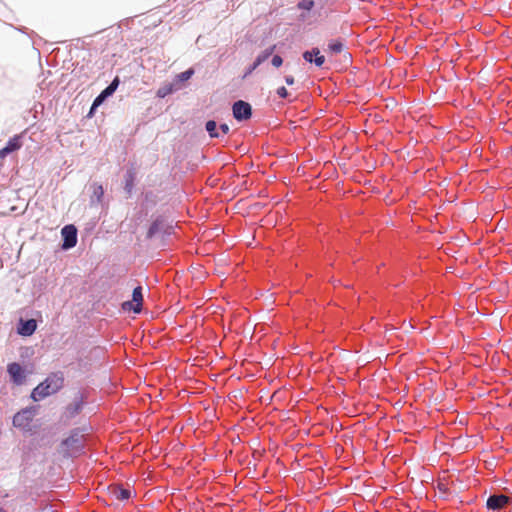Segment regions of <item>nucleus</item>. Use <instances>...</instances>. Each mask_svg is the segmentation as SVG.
Returning a JSON list of instances; mask_svg holds the SVG:
<instances>
[{"label":"nucleus","instance_id":"obj_2","mask_svg":"<svg viewBox=\"0 0 512 512\" xmlns=\"http://www.w3.org/2000/svg\"><path fill=\"white\" fill-rule=\"evenodd\" d=\"M175 227L176 224H174V220L169 215L165 213L157 214L153 217L148 227L146 239L152 240L157 236H160L162 239L168 238L175 233Z\"/></svg>","mask_w":512,"mask_h":512},{"label":"nucleus","instance_id":"obj_15","mask_svg":"<svg viewBox=\"0 0 512 512\" xmlns=\"http://www.w3.org/2000/svg\"><path fill=\"white\" fill-rule=\"evenodd\" d=\"M136 173L133 169H128L124 175V190L131 196L135 186Z\"/></svg>","mask_w":512,"mask_h":512},{"label":"nucleus","instance_id":"obj_24","mask_svg":"<svg viewBox=\"0 0 512 512\" xmlns=\"http://www.w3.org/2000/svg\"><path fill=\"white\" fill-rule=\"evenodd\" d=\"M313 0H300L297 3V8L300 10L310 11L314 7Z\"/></svg>","mask_w":512,"mask_h":512},{"label":"nucleus","instance_id":"obj_11","mask_svg":"<svg viewBox=\"0 0 512 512\" xmlns=\"http://www.w3.org/2000/svg\"><path fill=\"white\" fill-rule=\"evenodd\" d=\"M22 145V135H14L8 140L6 145L0 149V159H5L9 154L18 151Z\"/></svg>","mask_w":512,"mask_h":512},{"label":"nucleus","instance_id":"obj_19","mask_svg":"<svg viewBox=\"0 0 512 512\" xmlns=\"http://www.w3.org/2000/svg\"><path fill=\"white\" fill-rule=\"evenodd\" d=\"M176 84H173L172 82L170 83H166L164 85H162L156 92V95L157 97L159 98H165L167 97L168 95L176 92V88H175Z\"/></svg>","mask_w":512,"mask_h":512},{"label":"nucleus","instance_id":"obj_28","mask_svg":"<svg viewBox=\"0 0 512 512\" xmlns=\"http://www.w3.org/2000/svg\"><path fill=\"white\" fill-rule=\"evenodd\" d=\"M277 95L282 99H287L289 97V92L284 86H282L277 89Z\"/></svg>","mask_w":512,"mask_h":512},{"label":"nucleus","instance_id":"obj_10","mask_svg":"<svg viewBox=\"0 0 512 512\" xmlns=\"http://www.w3.org/2000/svg\"><path fill=\"white\" fill-rule=\"evenodd\" d=\"M511 498L504 494H491L486 501V507L492 511H499L500 509L510 505Z\"/></svg>","mask_w":512,"mask_h":512},{"label":"nucleus","instance_id":"obj_23","mask_svg":"<svg viewBox=\"0 0 512 512\" xmlns=\"http://www.w3.org/2000/svg\"><path fill=\"white\" fill-rule=\"evenodd\" d=\"M328 50L333 54H339L343 50V42L341 40H333L328 43Z\"/></svg>","mask_w":512,"mask_h":512},{"label":"nucleus","instance_id":"obj_14","mask_svg":"<svg viewBox=\"0 0 512 512\" xmlns=\"http://www.w3.org/2000/svg\"><path fill=\"white\" fill-rule=\"evenodd\" d=\"M194 75V69L189 68L179 74H177L173 79L172 83L176 84L175 88L177 91L181 90L185 86V82L191 79V77Z\"/></svg>","mask_w":512,"mask_h":512},{"label":"nucleus","instance_id":"obj_20","mask_svg":"<svg viewBox=\"0 0 512 512\" xmlns=\"http://www.w3.org/2000/svg\"><path fill=\"white\" fill-rule=\"evenodd\" d=\"M218 128H219V126L217 125L216 121H214V120H208L205 124V129L211 138L221 137V134H220Z\"/></svg>","mask_w":512,"mask_h":512},{"label":"nucleus","instance_id":"obj_5","mask_svg":"<svg viewBox=\"0 0 512 512\" xmlns=\"http://www.w3.org/2000/svg\"><path fill=\"white\" fill-rule=\"evenodd\" d=\"M87 401V395L83 391H78L73 398V401L69 403L65 408V414L68 418H75L84 408Z\"/></svg>","mask_w":512,"mask_h":512},{"label":"nucleus","instance_id":"obj_12","mask_svg":"<svg viewBox=\"0 0 512 512\" xmlns=\"http://www.w3.org/2000/svg\"><path fill=\"white\" fill-rule=\"evenodd\" d=\"M302 57L306 62L315 64V66L319 68L322 67L325 63V57L321 55L320 49L318 47L304 51Z\"/></svg>","mask_w":512,"mask_h":512},{"label":"nucleus","instance_id":"obj_27","mask_svg":"<svg viewBox=\"0 0 512 512\" xmlns=\"http://www.w3.org/2000/svg\"><path fill=\"white\" fill-rule=\"evenodd\" d=\"M271 64L274 67H280L283 64V59L280 55H274L271 60Z\"/></svg>","mask_w":512,"mask_h":512},{"label":"nucleus","instance_id":"obj_26","mask_svg":"<svg viewBox=\"0 0 512 512\" xmlns=\"http://www.w3.org/2000/svg\"><path fill=\"white\" fill-rule=\"evenodd\" d=\"M119 84H120V79L118 76H116L110 83L109 85L106 87V89L111 93V95H113L115 93V91L117 90V88L119 87Z\"/></svg>","mask_w":512,"mask_h":512},{"label":"nucleus","instance_id":"obj_32","mask_svg":"<svg viewBox=\"0 0 512 512\" xmlns=\"http://www.w3.org/2000/svg\"><path fill=\"white\" fill-rule=\"evenodd\" d=\"M0 512H7L4 508L0 507Z\"/></svg>","mask_w":512,"mask_h":512},{"label":"nucleus","instance_id":"obj_30","mask_svg":"<svg viewBox=\"0 0 512 512\" xmlns=\"http://www.w3.org/2000/svg\"><path fill=\"white\" fill-rule=\"evenodd\" d=\"M284 80H285V82H286V84H287V85H293V84H294V82H295L294 77H293V76H291V75H286V76L284 77Z\"/></svg>","mask_w":512,"mask_h":512},{"label":"nucleus","instance_id":"obj_1","mask_svg":"<svg viewBox=\"0 0 512 512\" xmlns=\"http://www.w3.org/2000/svg\"><path fill=\"white\" fill-rule=\"evenodd\" d=\"M65 377L62 371L51 372L31 392V399L39 402L48 396L56 394L64 387Z\"/></svg>","mask_w":512,"mask_h":512},{"label":"nucleus","instance_id":"obj_16","mask_svg":"<svg viewBox=\"0 0 512 512\" xmlns=\"http://www.w3.org/2000/svg\"><path fill=\"white\" fill-rule=\"evenodd\" d=\"M92 194L90 197V202L92 205L94 204H100L103 201L104 197V188L101 184L93 183L91 185Z\"/></svg>","mask_w":512,"mask_h":512},{"label":"nucleus","instance_id":"obj_25","mask_svg":"<svg viewBox=\"0 0 512 512\" xmlns=\"http://www.w3.org/2000/svg\"><path fill=\"white\" fill-rule=\"evenodd\" d=\"M119 84H120V79L118 76H116L110 83L109 85L106 87V89L111 93V95H113L115 93V91L117 90V88L119 87Z\"/></svg>","mask_w":512,"mask_h":512},{"label":"nucleus","instance_id":"obj_17","mask_svg":"<svg viewBox=\"0 0 512 512\" xmlns=\"http://www.w3.org/2000/svg\"><path fill=\"white\" fill-rule=\"evenodd\" d=\"M113 496L120 501H126L131 497V491L128 488H124L123 486H116L112 491Z\"/></svg>","mask_w":512,"mask_h":512},{"label":"nucleus","instance_id":"obj_9","mask_svg":"<svg viewBox=\"0 0 512 512\" xmlns=\"http://www.w3.org/2000/svg\"><path fill=\"white\" fill-rule=\"evenodd\" d=\"M143 289L140 285L135 287L132 292V302H124L123 309L129 308L134 313L139 314L143 305Z\"/></svg>","mask_w":512,"mask_h":512},{"label":"nucleus","instance_id":"obj_21","mask_svg":"<svg viewBox=\"0 0 512 512\" xmlns=\"http://www.w3.org/2000/svg\"><path fill=\"white\" fill-rule=\"evenodd\" d=\"M143 198H144V203L147 205V206H155L157 204V201H158V197H157V194L154 192V191H146L144 194H143Z\"/></svg>","mask_w":512,"mask_h":512},{"label":"nucleus","instance_id":"obj_29","mask_svg":"<svg viewBox=\"0 0 512 512\" xmlns=\"http://www.w3.org/2000/svg\"><path fill=\"white\" fill-rule=\"evenodd\" d=\"M218 129L220 131L221 136L228 134L230 131V128L226 123H221Z\"/></svg>","mask_w":512,"mask_h":512},{"label":"nucleus","instance_id":"obj_8","mask_svg":"<svg viewBox=\"0 0 512 512\" xmlns=\"http://www.w3.org/2000/svg\"><path fill=\"white\" fill-rule=\"evenodd\" d=\"M7 373L11 382L15 385H23L26 381V371L18 362L9 363Z\"/></svg>","mask_w":512,"mask_h":512},{"label":"nucleus","instance_id":"obj_7","mask_svg":"<svg viewBox=\"0 0 512 512\" xmlns=\"http://www.w3.org/2000/svg\"><path fill=\"white\" fill-rule=\"evenodd\" d=\"M233 117L239 121H245L251 118L252 116V107L251 105L243 100H237L233 103L232 106Z\"/></svg>","mask_w":512,"mask_h":512},{"label":"nucleus","instance_id":"obj_22","mask_svg":"<svg viewBox=\"0 0 512 512\" xmlns=\"http://www.w3.org/2000/svg\"><path fill=\"white\" fill-rule=\"evenodd\" d=\"M111 93L105 88L103 89L100 94L94 99L92 103V109L100 106L107 98H109Z\"/></svg>","mask_w":512,"mask_h":512},{"label":"nucleus","instance_id":"obj_31","mask_svg":"<svg viewBox=\"0 0 512 512\" xmlns=\"http://www.w3.org/2000/svg\"><path fill=\"white\" fill-rule=\"evenodd\" d=\"M255 69H252V64L247 68L244 77L250 75Z\"/></svg>","mask_w":512,"mask_h":512},{"label":"nucleus","instance_id":"obj_3","mask_svg":"<svg viewBox=\"0 0 512 512\" xmlns=\"http://www.w3.org/2000/svg\"><path fill=\"white\" fill-rule=\"evenodd\" d=\"M62 446L65 448V455L75 457L84 452L85 437L79 432L78 429L71 431L70 435L62 441Z\"/></svg>","mask_w":512,"mask_h":512},{"label":"nucleus","instance_id":"obj_4","mask_svg":"<svg viewBox=\"0 0 512 512\" xmlns=\"http://www.w3.org/2000/svg\"><path fill=\"white\" fill-rule=\"evenodd\" d=\"M38 412L37 406H29L18 411L12 419L15 428L23 432H31V423Z\"/></svg>","mask_w":512,"mask_h":512},{"label":"nucleus","instance_id":"obj_13","mask_svg":"<svg viewBox=\"0 0 512 512\" xmlns=\"http://www.w3.org/2000/svg\"><path fill=\"white\" fill-rule=\"evenodd\" d=\"M36 329H37V323L34 319H27V320L21 319L19 321V324L17 327V332L21 336L28 337V336H31L32 334H34Z\"/></svg>","mask_w":512,"mask_h":512},{"label":"nucleus","instance_id":"obj_6","mask_svg":"<svg viewBox=\"0 0 512 512\" xmlns=\"http://www.w3.org/2000/svg\"><path fill=\"white\" fill-rule=\"evenodd\" d=\"M62 249L69 250L77 244V228L73 224L65 225L61 230Z\"/></svg>","mask_w":512,"mask_h":512},{"label":"nucleus","instance_id":"obj_18","mask_svg":"<svg viewBox=\"0 0 512 512\" xmlns=\"http://www.w3.org/2000/svg\"><path fill=\"white\" fill-rule=\"evenodd\" d=\"M274 47H270L262 51L252 63V69H257L262 63L268 60V58L272 55Z\"/></svg>","mask_w":512,"mask_h":512}]
</instances>
